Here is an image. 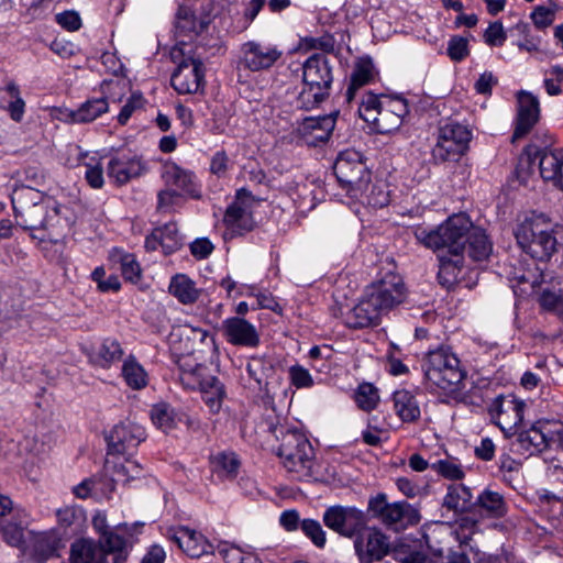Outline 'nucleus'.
I'll return each instance as SVG.
<instances>
[{
  "mask_svg": "<svg viewBox=\"0 0 563 563\" xmlns=\"http://www.w3.org/2000/svg\"><path fill=\"white\" fill-rule=\"evenodd\" d=\"M472 229V221L466 213H457L448 218L432 230L417 229L415 236L420 244L437 254L463 255L466 235Z\"/></svg>",
  "mask_w": 563,
  "mask_h": 563,
  "instance_id": "1",
  "label": "nucleus"
},
{
  "mask_svg": "<svg viewBox=\"0 0 563 563\" xmlns=\"http://www.w3.org/2000/svg\"><path fill=\"white\" fill-rule=\"evenodd\" d=\"M515 236L523 252L539 261H549L558 251V240L552 223L543 214L532 216L520 222Z\"/></svg>",
  "mask_w": 563,
  "mask_h": 563,
  "instance_id": "2",
  "label": "nucleus"
},
{
  "mask_svg": "<svg viewBox=\"0 0 563 563\" xmlns=\"http://www.w3.org/2000/svg\"><path fill=\"white\" fill-rule=\"evenodd\" d=\"M178 336L191 342V346L186 347L187 354L178 358L179 380L187 389H198L203 387L209 379L217 378L209 373V368L195 357L196 345H213L214 340L208 331L184 325L178 330Z\"/></svg>",
  "mask_w": 563,
  "mask_h": 563,
  "instance_id": "3",
  "label": "nucleus"
},
{
  "mask_svg": "<svg viewBox=\"0 0 563 563\" xmlns=\"http://www.w3.org/2000/svg\"><path fill=\"white\" fill-rule=\"evenodd\" d=\"M287 472L296 479L311 477L314 452L306 434L298 429H287L282 432L277 452Z\"/></svg>",
  "mask_w": 563,
  "mask_h": 563,
  "instance_id": "4",
  "label": "nucleus"
},
{
  "mask_svg": "<svg viewBox=\"0 0 563 563\" xmlns=\"http://www.w3.org/2000/svg\"><path fill=\"white\" fill-rule=\"evenodd\" d=\"M428 383L441 390L452 391L463 380L464 372L457 356L450 347L430 351L423 363Z\"/></svg>",
  "mask_w": 563,
  "mask_h": 563,
  "instance_id": "5",
  "label": "nucleus"
},
{
  "mask_svg": "<svg viewBox=\"0 0 563 563\" xmlns=\"http://www.w3.org/2000/svg\"><path fill=\"white\" fill-rule=\"evenodd\" d=\"M306 88L300 93L302 103H322L329 96L333 77L330 60L323 53L311 55L303 64Z\"/></svg>",
  "mask_w": 563,
  "mask_h": 563,
  "instance_id": "6",
  "label": "nucleus"
},
{
  "mask_svg": "<svg viewBox=\"0 0 563 563\" xmlns=\"http://www.w3.org/2000/svg\"><path fill=\"white\" fill-rule=\"evenodd\" d=\"M471 131L459 122H446L438 128L437 140L431 150L435 164L457 162L468 150Z\"/></svg>",
  "mask_w": 563,
  "mask_h": 563,
  "instance_id": "7",
  "label": "nucleus"
},
{
  "mask_svg": "<svg viewBox=\"0 0 563 563\" xmlns=\"http://www.w3.org/2000/svg\"><path fill=\"white\" fill-rule=\"evenodd\" d=\"M368 511L384 526L401 531L420 522L417 508L407 501L388 503L385 494H378L368 500Z\"/></svg>",
  "mask_w": 563,
  "mask_h": 563,
  "instance_id": "8",
  "label": "nucleus"
},
{
  "mask_svg": "<svg viewBox=\"0 0 563 563\" xmlns=\"http://www.w3.org/2000/svg\"><path fill=\"white\" fill-rule=\"evenodd\" d=\"M40 198V191L30 187L15 189L12 195V205L19 223L27 230H42L49 208L54 207V199Z\"/></svg>",
  "mask_w": 563,
  "mask_h": 563,
  "instance_id": "9",
  "label": "nucleus"
},
{
  "mask_svg": "<svg viewBox=\"0 0 563 563\" xmlns=\"http://www.w3.org/2000/svg\"><path fill=\"white\" fill-rule=\"evenodd\" d=\"M365 291L383 316L402 305L408 297V289L404 278L394 272L383 274L378 279L369 284Z\"/></svg>",
  "mask_w": 563,
  "mask_h": 563,
  "instance_id": "10",
  "label": "nucleus"
},
{
  "mask_svg": "<svg viewBox=\"0 0 563 563\" xmlns=\"http://www.w3.org/2000/svg\"><path fill=\"white\" fill-rule=\"evenodd\" d=\"M334 174L338 180L347 189L351 197H358L363 192L369 173L361 159V155L354 151H346L339 155L334 166Z\"/></svg>",
  "mask_w": 563,
  "mask_h": 563,
  "instance_id": "11",
  "label": "nucleus"
},
{
  "mask_svg": "<svg viewBox=\"0 0 563 563\" xmlns=\"http://www.w3.org/2000/svg\"><path fill=\"white\" fill-rule=\"evenodd\" d=\"M525 407V402L512 395L498 396L489 405L488 413L492 421L508 438L517 432L523 420Z\"/></svg>",
  "mask_w": 563,
  "mask_h": 563,
  "instance_id": "12",
  "label": "nucleus"
},
{
  "mask_svg": "<svg viewBox=\"0 0 563 563\" xmlns=\"http://www.w3.org/2000/svg\"><path fill=\"white\" fill-rule=\"evenodd\" d=\"M283 56V52L273 44L247 41L240 46L239 65L256 73L272 68Z\"/></svg>",
  "mask_w": 563,
  "mask_h": 563,
  "instance_id": "13",
  "label": "nucleus"
},
{
  "mask_svg": "<svg viewBox=\"0 0 563 563\" xmlns=\"http://www.w3.org/2000/svg\"><path fill=\"white\" fill-rule=\"evenodd\" d=\"M324 525L345 538H352L367 523L365 514L355 507L332 506L323 514Z\"/></svg>",
  "mask_w": 563,
  "mask_h": 563,
  "instance_id": "14",
  "label": "nucleus"
},
{
  "mask_svg": "<svg viewBox=\"0 0 563 563\" xmlns=\"http://www.w3.org/2000/svg\"><path fill=\"white\" fill-rule=\"evenodd\" d=\"M254 197L246 190L236 191L234 201L228 207L224 213V224L232 235H240L254 228L253 209Z\"/></svg>",
  "mask_w": 563,
  "mask_h": 563,
  "instance_id": "15",
  "label": "nucleus"
},
{
  "mask_svg": "<svg viewBox=\"0 0 563 563\" xmlns=\"http://www.w3.org/2000/svg\"><path fill=\"white\" fill-rule=\"evenodd\" d=\"M142 525H135L129 528L126 525L118 527L107 532L102 538L98 539V544L104 551V558L112 556L113 563H125L132 551L136 539L132 530L141 529Z\"/></svg>",
  "mask_w": 563,
  "mask_h": 563,
  "instance_id": "16",
  "label": "nucleus"
},
{
  "mask_svg": "<svg viewBox=\"0 0 563 563\" xmlns=\"http://www.w3.org/2000/svg\"><path fill=\"white\" fill-rule=\"evenodd\" d=\"M65 164L68 167H77L82 165L85 170V179L93 189H101L104 185L103 166L101 157L97 152H84L80 146L69 144L66 147Z\"/></svg>",
  "mask_w": 563,
  "mask_h": 563,
  "instance_id": "17",
  "label": "nucleus"
},
{
  "mask_svg": "<svg viewBox=\"0 0 563 563\" xmlns=\"http://www.w3.org/2000/svg\"><path fill=\"white\" fill-rule=\"evenodd\" d=\"M356 533L354 549L362 563H373L382 560L389 552L388 538L377 528L363 529Z\"/></svg>",
  "mask_w": 563,
  "mask_h": 563,
  "instance_id": "18",
  "label": "nucleus"
},
{
  "mask_svg": "<svg viewBox=\"0 0 563 563\" xmlns=\"http://www.w3.org/2000/svg\"><path fill=\"white\" fill-rule=\"evenodd\" d=\"M145 440V429L131 421L117 424L108 435L109 455L131 454Z\"/></svg>",
  "mask_w": 563,
  "mask_h": 563,
  "instance_id": "19",
  "label": "nucleus"
},
{
  "mask_svg": "<svg viewBox=\"0 0 563 563\" xmlns=\"http://www.w3.org/2000/svg\"><path fill=\"white\" fill-rule=\"evenodd\" d=\"M205 78V68L200 59L184 58L172 75V86L178 93H196Z\"/></svg>",
  "mask_w": 563,
  "mask_h": 563,
  "instance_id": "20",
  "label": "nucleus"
},
{
  "mask_svg": "<svg viewBox=\"0 0 563 563\" xmlns=\"http://www.w3.org/2000/svg\"><path fill=\"white\" fill-rule=\"evenodd\" d=\"M333 313L335 317L342 318L349 328L354 329L376 325L383 317L366 291H364L363 297L354 307L346 311L339 308L338 311L334 310Z\"/></svg>",
  "mask_w": 563,
  "mask_h": 563,
  "instance_id": "21",
  "label": "nucleus"
},
{
  "mask_svg": "<svg viewBox=\"0 0 563 563\" xmlns=\"http://www.w3.org/2000/svg\"><path fill=\"white\" fill-rule=\"evenodd\" d=\"M336 112L321 115L308 117L298 126V134L302 142L309 146H317L329 140L335 126Z\"/></svg>",
  "mask_w": 563,
  "mask_h": 563,
  "instance_id": "22",
  "label": "nucleus"
},
{
  "mask_svg": "<svg viewBox=\"0 0 563 563\" xmlns=\"http://www.w3.org/2000/svg\"><path fill=\"white\" fill-rule=\"evenodd\" d=\"M101 96L96 100L106 106L125 102L124 106H141L146 102L140 91H133L122 78L104 80L100 86Z\"/></svg>",
  "mask_w": 563,
  "mask_h": 563,
  "instance_id": "23",
  "label": "nucleus"
},
{
  "mask_svg": "<svg viewBox=\"0 0 563 563\" xmlns=\"http://www.w3.org/2000/svg\"><path fill=\"white\" fill-rule=\"evenodd\" d=\"M222 331L225 340L238 346L256 347L260 333L256 327L242 317H231L223 321Z\"/></svg>",
  "mask_w": 563,
  "mask_h": 563,
  "instance_id": "24",
  "label": "nucleus"
},
{
  "mask_svg": "<svg viewBox=\"0 0 563 563\" xmlns=\"http://www.w3.org/2000/svg\"><path fill=\"white\" fill-rule=\"evenodd\" d=\"M108 177L117 185H124L146 172L144 162L137 156L117 155L107 165Z\"/></svg>",
  "mask_w": 563,
  "mask_h": 563,
  "instance_id": "25",
  "label": "nucleus"
},
{
  "mask_svg": "<svg viewBox=\"0 0 563 563\" xmlns=\"http://www.w3.org/2000/svg\"><path fill=\"white\" fill-rule=\"evenodd\" d=\"M162 178L166 187L195 199L200 198L196 177L190 170L184 169L173 162H166L163 166Z\"/></svg>",
  "mask_w": 563,
  "mask_h": 563,
  "instance_id": "26",
  "label": "nucleus"
},
{
  "mask_svg": "<svg viewBox=\"0 0 563 563\" xmlns=\"http://www.w3.org/2000/svg\"><path fill=\"white\" fill-rule=\"evenodd\" d=\"M169 538L191 558H200L212 551V545L207 539L195 530L187 527H179L170 532Z\"/></svg>",
  "mask_w": 563,
  "mask_h": 563,
  "instance_id": "27",
  "label": "nucleus"
},
{
  "mask_svg": "<svg viewBox=\"0 0 563 563\" xmlns=\"http://www.w3.org/2000/svg\"><path fill=\"white\" fill-rule=\"evenodd\" d=\"M181 236L176 223L169 222L153 230L145 239V247L148 251L161 250L164 254H170L181 246Z\"/></svg>",
  "mask_w": 563,
  "mask_h": 563,
  "instance_id": "28",
  "label": "nucleus"
},
{
  "mask_svg": "<svg viewBox=\"0 0 563 563\" xmlns=\"http://www.w3.org/2000/svg\"><path fill=\"white\" fill-rule=\"evenodd\" d=\"M114 492V484L108 474L92 475L73 487V494L79 499H108Z\"/></svg>",
  "mask_w": 563,
  "mask_h": 563,
  "instance_id": "29",
  "label": "nucleus"
},
{
  "mask_svg": "<svg viewBox=\"0 0 563 563\" xmlns=\"http://www.w3.org/2000/svg\"><path fill=\"white\" fill-rule=\"evenodd\" d=\"M104 470L114 485L129 483L142 475V466L125 455H110L106 461Z\"/></svg>",
  "mask_w": 563,
  "mask_h": 563,
  "instance_id": "30",
  "label": "nucleus"
},
{
  "mask_svg": "<svg viewBox=\"0 0 563 563\" xmlns=\"http://www.w3.org/2000/svg\"><path fill=\"white\" fill-rule=\"evenodd\" d=\"M541 177L563 191V152L547 151L536 155Z\"/></svg>",
  "mask_w": 563,
  "mask_h": 563,
  "instance_id": "31",
  "label": "nucleus"
},
{
  "mask_svg": "<svg viewBox=\"0 0 563 563\" xmlns=\"http://www.w3.org/2000/svg\"><path fill=\"white\" fill-rule=\"evenodd\" d=\"M68 563H109L104 551L89 538H81L70 544Z\"/></svg>",
  "mask_w": 563,
  "mask_h": 563,
  "instance_id": "32",
  "label": "nucleus"
},
{
  "mask_svg": "<svg viewBox=\"0 0 563 563\" xmlns=\"http://www.w3.org/2000/svg\"><path fill=\"white\" fill-rule=\"evenodd\" d=\"M474 506L484 518L500 519L508 512L505 497L495 490L484 489L476 498Z\"/></svg>",
  "mask_w": 563,
  "mask_h": 563,
  "instance_id": "33",
  "label": "nucleus"
},
{
  "mask_svg": "<svg viewBox=\"0 0 563 563\" xmlns=\"http://www.w3.org/2000/svg\"><path fill=\"white\" fill-rule=\"evenodd\" d=\"M547 429L548 420L538 421L529 429L521 431L518 434V443L520 448L529 454L542 452L544 449L550 446V438L549 433L545 431Z\"/></svg>",
  "mask_w": 563,
  "mask_h": 563,
  "instance_id": "34",
  "label": "nucleus"
},
{
  "mask_svg": "<svg viewBox=\"0 0 563 563\" xmlns=\"http://www.w3.org/2000/svg\"><path fill=\"white\" fill-rule=\"evenodd\" d=\"M68 208L54 200V207L49 208L45 224L42 230L47 231V236L53 241H58L70 229L71 218L68 216Z\"/></svg>",
  "mask_w": 563,
  "mask_h": 563,
  "instance_id": "35",
  "label": "nucleus"
},
{
  "mask_svg": "<svg viewBox=\"0 0 563 563\" xmlns=\"http://www.w3.org/2000/svg\"><path fill=\"white\" fill-rule=\"evenodd\" d=\"M123 356L121 344L114 340L107 338L98 345L93 346L89 353V360L92 364L109 368L114 362H118Z\"/></svg>",
  "mask_w": 563,
  "mask_h": 563,
  "instance_id": "36",
  "label": "nucleus"
},
{
  "mask_svg": "<svg viewBox=\"0 0 563 563\" xmlns=\"http://www.w3.org/2000/svg\"><path fill=\"white\" fill-rule=\"evenodd\" d=\"M468 256L476 262L487 260L493 252V243L486 232L472 224V229L466 235Z\"/></svg>",
  "mask_w": 563,
  "mask_h": 563,
  "instance_id": "37",
  "label": "nucleus"
},
{
  "mask_svg": "<svg viewBox=\"0 0 563 563\" xmlns=\"http://www.w3.org/2000/svg\"><path fill=\"white\" fill-rule=\"evenodd\" d=\"M394 410L404 422H415L420 418V407L416 397L408 390H396L393 395Z\"/></svg>",
  "mask_w": 563,
  "mask_h": 563,
  "instance_id": "38",
  "label": "nucleus"
},
{
  "mask_svg": "<svg viewBox=\"0 0 563 563\" xmlns=\"http://www.w3.org/2000/svg\"><path fill=\"white\" fill-rule=\"evenodd\" d=\"M51 117L67 123H87L100 117L108 108H49Z\"/></svg>",
  "mask_w": 563,
  "mask_h": 563,
  "instance_id": "39",
  "label": "nucleus"
},
{
  "mask_svg": "<svg viewBox=\"0 0 563 563\" xmlns=\"http://www.w3.org/2000/svg\"><path fill=\"white\" fill-rule=\"evenodd\" d=\"M64 547V538L55 529L37 533L35 537L34 552L40 561L57 555Z\"/></svg>",
  "mask_w": 563,
  "mask_h": 563,
  "instance_id": "40",
  "label": "nucleus"
},
{
  "mask_svg": "<svg viewBox=\"0 0 563 563\" xmlns=\"http://www.w3.org/2000/svg\"><path fill=\"white\" fill-rule=\"evenodd\" d=\"M169 292L184 305L196 302L200 296V290L195 283L184 274H178L172 278Z\"/></svg>",
  "mask_w": 563,
  "mask_h": 563,
  "instance_id": "41",
  "label": "nucleus"
},
{
  "mask_svg": "<svg viewBox=\"0 0 563 563\" xmlns=\"http://www.w3.org/2000/svg\"><path fill=\"white\" fill-rule=\"evenodd\" d=\"M440 265L438 278L443 286L450 287L453 285L464 264L463 255H448L437 254Z\"/></svg>",
  "mask_w": 563,
  "mask_h": 563,
  "instance_id": "42",
  "label": "nucleus"
},
{
  "mask_svg": "<svg viewBox=\"0 0 563 563\" xmlns=\"http://www.w3.org/2000/svg\"><path fill=\"white\" fill-rule=\"evenodd\" d=\"M472 498V492L465 485H450L443 498V506L449 510L462 512L470 508Z\"/></svg>",
  "mask_w": 563,
  "mask_h": 563,
  "instance_id": "43",
  "label": "nucleus"
},
{
  "mask_svg": "<svg viewBox=\"0 0 563 563\" xmlns=\"http://www.w3.org/2000/svg\"><path fill=\"white\" fill-rule=\"evenodd\" d=\"M213 473L222 479H233L236 477L240 461L234 452H220L211 457Z\"/></svg>",
  "mask_w": 563,
  "mask_h": 563,
  "instance_id": "44",
  "label": "nucleus"
},
{
  "mask_svg": "<svg viewBox=\"0 0 563 563\" xmlns=\"http://www.w3.org/2000/svg\"><path fill=\"white\" fill-rule=\"evenodd\" d=\"M366 188L358 191V199L362 203H366L374 208H383L389 202V192L383 181L372 184L369 177L366 179Z\"/></svg>",
  "mask_w": 563,
  "mask_h": 563,
  "instance_id": "45",
  "label": "nucleus"
},
{
  "mask_svg": "<svg viewBox=\"0 0 563 563\" xmlns=\"http://www.w3.org/2000/svg\"><path fill=\"white\" fill-rule=\"evenodd\" d=\"M151 420L157 429L168 433L177 427L178 416L170 405L159 402L152 407Z\"/></svg>",
  "mask_w": 563,
  "mask_h": 563,
  "instance_id": "46",
  "label": "nucleus"
},
{
  "mask_svg": "<svg viewBox=\"0 0 563 563\" xmlns=\"http://www.w3.org/2000/svg\"><path fill=\"white\" fill-rule=\"evenodd\" d=\"M122 376L129 387L135 390L143 389L148 384V375L144 367L132 356L122 365Z\"/></svg>",
  "mask_w": 563,
  "mask_h": 563,
  "instance_id": "47",
  "label": "nucleus"
},
{
  "mask_svg": "<svg viewBox=\"0 0 563 563\" xmlns=\"http://www.w3.org/2000/svg\"><path fill=\"white\" fill-rule=\"evenodd\" d=\"M203 21H198L190 9L180 7L178 9L175 22L176 33L179 36L191 37L202 32L206 27Z\"/></svg>",
  "mask_w": 563,
  "mask_h": 563,
  "instance_id": "48",
  "label": "nucleus"
},
{
  "mask_svg": "<svg viewBox=\"0 0 563 563\" xmlns=\"http://www.w3.org/2000/svg\"><path fill=\"white\" fill-rule=\"evenodd\" d=\"M373 67L368 62L358 63L352 75L350 85L346 90V102L351 103L354 100L355 92L369 82L373 76Z\"/></svg>",
  "mask_w": 563,
  "mask_h": 563,
  "instance_id": "49",
  "label": "nucleus"
},
{
  "mask_svg": "<svg viewBox=\"0 0 563 563\" xmlns=\"http://www.w3.org/2000/svg\"><path fill=\"white\" fill-rule=\"evenodd\" d=\"M198 389L201 391L202 399L209 407L210 411L218 412L222 406V401L225 395L223 385L219 382V379H209L208 383H205L203 387Z\"/></svg>",
  "mask_w": 563,
  "mask_h": 563,
  "instance_id": "50",
  "label": "nucleus"
},
{
  "mask_svg": "<svg viewBox=\"0 0 563 563\" xmlns=\"http://www.w3.org/2000/svg\"><path fill=\"white\" fill-rule=\"evenodd\" d=\"M539 108H519L512 141L523 137L539 121Z\"/></svg>",
  "mask_w": 563,
  "mask_h": 563,
  "instance_id": "51",
  "label": "nucleus"
},
{
  "mask_svg": "<svg viewBox=\"0 0 563 563\" xmlns=\"http://www.w3.org/2000/svg\"><path fill=\"white\" fill-rule=\"evenodd\" d=\"M354 400L360 409L372 411L379 402L378 389L369 383H363L355 390Z\"/></svg>",
  "mask_w": 563,
  "mask_h": 563,
  "instance_id": "52",
  "label": "nucleus"
},
{
  "mask_svg": "<svg viewBox=\"0 0 563 563\" xmlns=\"http://www.w3.org/2000/svg\"><path fill=\"white\" fill-rule=\"evenodd\" d=\"M406 113L407 108H399V112H395L391 108L390 110H380L375 132L384 134L397 130Z\"/></svg>",
  "mask_w": 563,
  "mask_h": 563,
  "instance_id": "53",
  "label": "nucleus"
},
{
  "mask_svg": "<svg viewBox=\"0 0 563 563\" xmlns=\"http://www.w3.org/2000/svg\"><path fill=\"white\" fill-rule=\"evenodd\" d=\"M431 468L450 481H461L465 477L463 466L456 459L439 460L431 464Z\"/></svg>",
  "mask_w": 563,
  "mask_h": 563,
  "instance_id": "54",
  "label": "nucleus"
},
{
  "mask_svg": "<svg viewBox=\"0 0 563 563\" xmlns=\"http://www.w3.org/2000/svg\"><path fill=\"white\" fill-rule=\"evenodd\" d=\"M114 256L119 257L121 272L126 282L136 284L141 279V267L133 254L115 252Z\"/></svg>",
  "mask_w": 563,
  "mask_h": 563,
  "instance_id": "55",
  "label": "nucleus"
},
{
  "mask_svg": "<svg viewBox=\"0 0 563 563\" xmlns=\"http://www.w3.org/2000/svg\"><path fill=\"white\" fill-rule=\"evenodd\" d=\"M57 523L60 528H69L84 519V510L77 506H64L56 510Z\"/></svg>",
  "mask_w": 563,
  "mask_h": 563,
  "instance_id": "56",
  "label": "nucleus"
},
{
  "mask_svg": "<svg viewBox=\"0 0 563 563\" xmlns=\"http://www.w3.org/2000/svg\"><path fill=\"white\" fill-rule=\"evenodd\" d=\"M300 528L306 537L318 548H323L327 542L325 532L319 521L305 519L300 522Z\"/></svg>",
  "mask_w": 563,
  "mask_h": 563,
  "instance_id": "57",
  "label": "nucleus"
},
{
  "mask_svg": "<svg viewBox=\"0 0 563 563\" xmlns=\"http://www.w3.org/2000/svg\"><path fill=\"white\" fill-rule=\"evenodd\" d=\"M291 385L296 388H310L313 386V378L309 371L301 365H292L288 369Z\"/></svg>",
  "mask_w": 563,
  "mask_h": 563,
  "instance_id": "58",
  "label": "nucleus"
},
{
  "mask_svg": "<svg viewBox=\"0 0 563 563\" xmlns=\"http://www.w3.org/2000/svg\"><path fill=\"white\" fill-rule=\"evenodd\" d=\"M477 531L478 521L471 517H463L457 522L455 536L461 543H467Z\"/></svg>",
  "mask_w": 563,
  "mask_h": 563,
  "instance_id": "59",
  "label": "nucleus"
},
{
  "mask_svg": "<svg viewBox=\"0 0 563 563\" xmlns=\"http://www.w3.org/2000/svg\"><path fill=\"white\" fill-rule=\"evenodd\" d=\"M470 54L468 42L461 36H453L449 41L448 55L454 62L463 60Z\"/></svg>",
  "mask_w": 563,
  "mask_h": 563,
  "instance_id": "60",
  "label": "nucleus"
},
{
  "mask_svg": "<svg viewBox=\"0 0 563 563\" xmlns=\"http://www.w3.org/2000/svg\"><path fill=\"white\" fill-rule=\"evenodd\" d=\"M485 42L490 46H501L507 38L501 22H493L486 29L484 34Z\"/></svg>",
  "mask_w": 563,
  "mask_h": 563,
  "instance_id": "61",
  "label": "nucleus"
},
{
  "mask_svg": "<svg viewBox=\"0 0 563 563\" xmlns=\"http://www.w3.org/2000/svg\"><path fill=\"white\" fill-rule=\"evenodd\" d=\"M555 18V11L543 5L537 7L532 13L531 19L538 29H545L550 26Z\"/></svg>",
  "mask_w": 563,
  "mask_h": 563,
  "instance_id": "62",
  "label": "nucleus"
},
{
  "mask_svg": "<svg viewBox=\"0 0 563 563\" xmlns=\"http://www.w3.org/2000/svg\"><path fill=\"white\" fill-rule=\"evenodd\" d=\"M56 22L65 30L75 32L81 27V19L76 11H64L56 15Z\"/></svg>",
  "mask_w": 563,
  "mask_h": 563,
  "instance_id": "63",
  "label": "nucleus"
},
{
  "mask_svg": "<svg viewBox=\"0 0 563 563\" xmlns=\"http://www.w3.org/2000/svg\"><path fill=\"white\" fill-rule=\"evenodd\" d=\"M398 563H438V561L426 551L412 550L400 553Z\"/></svg>",
  "mask_w": 563,
  "mask_h": 563,
  "instance_id": "64",
  "label": "nucleus"
}]
</instances>
